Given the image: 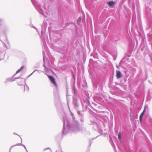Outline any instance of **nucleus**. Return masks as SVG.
Here are the masks:
<instances>
[{"label":"nucleus","instance_id":"nucleus-1","mask_svg":"<svg viewBox=\"0 0 152 152\" xmlns=\"http://www.w3.org/2000/svg\"><path fill=\"white\" fill-rule=\"evenodd\" d=\"M48 77L51 82L55 86H57V85L54 78L53 76L50 75H48Z\"/></svg>","mask_w":152,"mask_h":152},{"label":"nucleus","instance_id":"nucleus-2","mask_svg":"<svg viewBox=\"0 0 152 152\" xmlns=\"http://www.w3.org/2000/svg\"><path fill=\"white\" fill-rule=\"evenodd\" d=\"M146 109V107L145 106L144 108V109L143 112L141 113L140 116V122H142V119L143 116L145 112Z\"/></svg>","mask_w":152,"mask_h":152},{"label":"nucleus","instance_id":"nucleus-3","mask_svg":"<svg viewBox=\"0 0 152 152\" xmlns=\"http://www.w3.org/2000/svg\"><path fill=\"white\" fill-rule=\"evenodd\" d=\"M116 77L118 79L120 78L121 77V72L118 70L116 71Z\"/></svg>","mask_w":152,"mask_h":152},{"label":"nucleus","instance_id":"nucleus-4","mask_svg":"<svg viewBox=\"0 0 152 152\" xmlns=\"http://www.w3.org/2000/svg\"><path fill=\"white\" fill-rule=\"evenodd\" d=\"M115 2L113 1L108 2L107 4L110 7L113 6L115 4Z\"/></svg>","mask_w":152,"mask_h":152},{"label":"nucleus","instance_id":"nucleus-5","mask_svg":"<svg viewBox=\"0 0 152 152\" xmlns=\"http://www.w3.org/2000/svg\"><path fill=\"white\" fill-rule=\"evenodd\" d=\"M44 151L45 152H51V150L49 148L45 149Z\"/></svg>","mask_w":152,"mask_h":152},{"label":"nucleus","instance_id":"nucleus-6","mask_svg":"<svg viewBox=\"0 0 152 152\" xmlns=\"http://www.w3.org/2000/svg\"><path fill=\"white\" fill-rule=\"evenodd\" d=\"M118 139L120 140H121V134L120 132H119L118 134Z\"/></svg>","mask_w":152,"mask_h":152},{"label":"nucleus","instance_id":"nucleus-7","mask_svg":"<svg viewBox=\"0 0 152 152\" xmlns=\"http://www.w3.org/2000/svg\"><path fill=\"white\" fill-rule=\"evenodd\" d=\"M23 66L21 67L20 69H18L17 71L16 72V73H18L19 72L23 69Z\"/></svg>","mask_w":152,"mask_h":152},{"label":"nucleus","instance_id":"nucleus-8","mask_svg":"<svg viewBox=\"0 0 152 152\" xmlns=\"http://www.w3.org/2000/svg\"><path fill=\"white\" fill-rule=\"evenodd\" d=\"M56 152H62V151L61 150H57Z\"/></svg>","mask_w":152,"mask_h":152}]
</instances>
